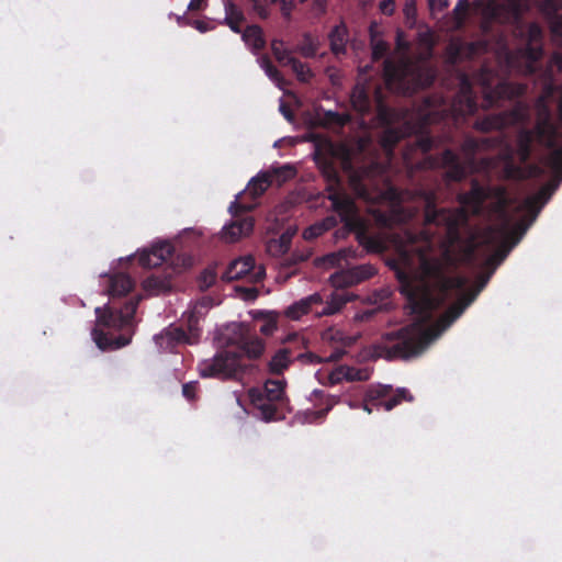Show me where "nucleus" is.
<instances>
[{
	"label": "nucleus",
	"mask_w": 562,
	"mask_h": 562,
	"mask_svg": "<svg viewBox=\"0 0 562 562\" xmlns=\"http://www.w3.org/2000/svg\"><path fill=\"white\" fill-rule=\"evenodd\" d=\"M304 358H307L312 363H319L322 361L318 356L312 352L293 355L289 347H284L277 350L272 356L268 362V371L271 374H282L289 368L293 359L303 360Z\"/></svg>",
	"instance_id": "16"
},
{
	"label": "nucleus",
	"mask_w": 562,
	"mask_h": 562,
	"mask_svg": "<svg viewBox=\"0 0 562 562\" xmlns=\"http://www.w3.org/2000/svg\"><path fill=\"white\" fill-rule=\"evenodd\" d=\"M374 101L376 119L382 125L385 126V130L381 136V146L387 154H392L396 144L408 134L409 127L391 126L396 116V113L385 103L383 93L380 88H376L374 91Z\"/></svg>",
	"instance_id": "9"
},
{
	"label": "nucleus",
	"mask_w": 562,
	"mask_h": 562,
	"mask_svg": "<svg viewBox=\"0 0 562 562\" xmlns=\"http://www.w3.org/2000/svg\"><path fill=\"white\" fill-rule=\"evenodd\" d=\"M508 252H509V249H506V248H502V249L497 250L495 254H493L492 256H490L486 259V261H485L486 267L488 269L495 271L496 267L506 258Z\"/></svg>",
	"instance_id": "48"
},
{
	"label": "nucleus",
	"mask_w": 562,
	"mask_h": 562,
	"mask_svg": "<svg viewBox=\"0 0 562 562\" xmlns=\"http://www.w3.org/2000/svg\"><path fill=\"white\" fill-rule=\"evenodd\" d=\"M490 187L482 186L476 179L471 181V189L468 192L459 193L457 196L461 207L438 209L434 193H425L424 222L426 227L439 229V238L445 247V252L456 246H462V261L472 263L475 260L477 243L475 234L471 233L467 240L462 238V231H470V214L481 215L484 203L488 200Z\"/></svg>",
	"instance_id": "3"
},
{
	"label": "nucleus",
	"mask_w": 562,
	"mask_h": 562,
	"mask_svg": "<svg viewBox=\"0 0 562 562\" xmlns=\"http://www.w3.org/2000/svg\"><path fill=\"white\" fill-rule=\"evenodd\" d=\"M173 247L169 243H161L154 246L150 250L139 254L138 262L144 268H156L161 266L172 257Z\"/></svg>",
	"instance_id": "20"
},
{
	"label": "nucleus",
	"mask_w": 562,
	"mask_h": 562,
	"mask_svg": "<svg viewBox=\"0 0 562 562\" xmlns=\"http://www.w3.org/2000/svg\"><path fill=\"white\" fill-rule=\"evenodd\" d=\"M189 336L190 345L198 342L201 328L199 327V318L194 312H190L186 319V328Z\"/></svg>",
	"instance_id": "40"
},
{
	"label": "nucleus",
	"mask_w": 562,
	"mask_h": 562,
	"mask_svg": "<svg viewBox=\"0 0 562 562\" xmlns=\"http://www.w3.org/2000/svg\"><path fill=\"white\" fill-rule=\"evenodd\" d=\"M376 274V269L372 265H359L349 268L341 274V281L336 280L338 285L350 286L368 280Z\"/></svg>",
	"instance_id": "24"
},
{
	"label": "nucleus",
	"mask_w": 562,
	"mask_h": 562,
	"mask_svg": "<svg viewBox=\"0 0 562 562\" xmlns=\"http://www.w3.org/2000/svg\"><path fill=\"white\" fill-rule=\"evenodd\" d=\"M323 304V297L319 293L311 294L293 303L285 310V316L292 321H299L302 316L312 311L314 305Z\"/></svg>",
	"instance_id": "26"
},
{
	"label": "nucleus",
	"mask_w": 562,
	"mask_h": 562,
	"mask_svg": "<svg viewBox=\"0 0 562 562\" xmlns=\"http://www.w3.org/2000/svg\"><path fill=\"white\" fill-rule=\"evenodd\" d=\"M265 173L269 175V179H271V186L277 184L278 187H281L296 176V169L293 166L286 164L280 167L271 168L270 170L265 171Z\"/></svg>",
	"instance_id": "34"
},
{
	"label": "nucleus",
	"mask_w": 562,
	"mask_h": 562,
	"mask_svg": "<svg viewBox=\"0 0 562 562\" xmlns=\"http://www.w3.org/2000/svg\"><path fill=\"white\" fill-rule=\"evenodd\" d=\"M499 158L504 161V165L508 164L509 161H515L513 148L507 145L501 153Z\"/></svg>",
	"instance_id": "60"
},
{
	"label": "nucleus",
	"mask_w": 562,
	"mask_h": 562,
	"mask_svg": "<svg viewBox=\"0 0 562 562\" xmlns=\"http://www.w3.org/2000/svg\"><path fill=\"white\" fill-rule=\"evenodd\" d=\"M328 199L331 202L334 211L340 216L348 228L355 229L361 225L358 217V207L350 195L330 187Z\"/></svg>",
	"instance_id": "14"
},
{
	"label": "nucleus",
	"mask_w": 562,
	"mask_h": 562,
	"mask_svg": "<svg viewBox=\"0 0 562 562\" xmlns=\"http://www.w3.org/2000/svg\"><path fill=\"white\" fill-rule=\"evenodd\" d=\"M270 186L271 179H269V175L261 172L250 180L248 184V192L254 199H256L262 195Z\"/></svg>",
	"instance_id": "37"
},
{
	"label": "nucleus",
	"mask_w": 562,
	"mask_h": 562,
	"mask_svg": "<svg viewBox=\"0 0 562 562\" xmlns=\"http://www.w3.org/2000/svg\"><path fill=\"white\" fill-rule=\"evenodd\" d=\"M554 186L547 184L542 187L536 194L526 198L518 206L517 212H526L530 215V222L535 221L543 205L550 200Z\"/></svg>",
	"instance_id": "18"
},
{
	"label": "nucleus",
	"mask_w": 562,
	"mask_h": 562,
	"mask_svg": "<svg viewBox=\"0 0 562 562\" xmlns=\"http://www.w3.org/2000/svg\"><path fill=\"white\" fill-rule=\"evenodd\" d=\"M165 286H166V282L155 276L147 277L144 281V288L146 290L160 291V290L165 289Z\"/></svg>",
	"instance_id": "53"
},
{
	"label": "nucleus",
	"mask_w": 562,
	"mask_h": 562,
	"mask_svg": "<svg viewBox=\"0 0 562 562\" xmlns=\"http://www.w3.org/2000/svg\"><path fill=\"white\" fill-rule=\"evenodd\" d=\"M288 65L291 66L292 70L296 74L297 79L301 81H307V79L312 76L307 65L295 57L289 58Z\"/></svg>",
	"instance_id": "43"
},
{
	"label": "nucleus",
	"mask_w": 562,
	"mask_h": 562,
	"mask_svg": "<svg viewBox=\"0 0 562 562\" xmlns=\"http://www.w3.org/2000/svg\"><path fill=\"white\" fill-rule=\"evenodd\" d=\"M252 10L259 15L261 19H267L269 16V11L266 5H263L259 0H251Z\"/></svg>",
	"instance_id": "57"
},
{
	"label": "nucleus",
	"mask_w": 562,
	"mask_h": 562,
	"mask_svg": "<svg viewBox=\"0 0 562 562\" xmlns=\"http://www.w3.org/2000/svg\"><path fill=\"white\" fill-rule=\"evenodd\" d=\"M544 77V82L542 87V91L540 95L537 98L536 102H543V104H549L550 99L557 92V85L554 82V74L549 72L548 76Z\"/></svg>",
	"instance_id": "39"
},
{
	"label": "nucleus",
	"mask_w": 562,
	"mask_h": 562,
	"mask_svg": "<svg viewBox=\"0 0 562 562\" xmlns=\"http://www.w3.org/2000/svg\"><path fill=\"white\" fill-rule=\"evenodd\" d=\"M349 187L358 199L370 205L368 212L379 226L391 228L411 217L402 206L401 192L382 179L378 164L351 168Z\"/></svg>",
	"instance_id": "4"
},
{
	"label": "nucleus",
	"mask_w": 562,
	"mask_h": 562,
	"mask_svg": "<svg viewBox=\"0 0 562 562\" xmlns=\"http://www.w3.org/2000/svg\"><path fill=\"white\" fill-rule=\"evenodd\" d=\"M352 108L358 113L369 114L372 109V101L366 85L357 83L350 94Z\"/></svg>",
	"instance_id": "27"
},
{
	"label": "nucleus",
	"mask_w": 562,
	"mask_h": 562,
	"mask_svg": "<svg viewBox=\"0 0 562 562\" xmlns=\"http://www.w3.org/2000/svg\"><path fill=\"white\" fill-rule=\"evenodd\" d=\"M403 401H413L408 390L402 387L393 390L391 385L370 386L363 400V409L371 414L373 409L391 411Z\"/></svg>",
	"instance_id": "10"
},
{
	"label": "nucleus",
	"mask_w": 562,
	"mask_h": 562,
	"mask_svg": "<svg viewBox=\"0 0 562 562\" xmlns=\"http://www.w3.org/2000/svg\"><path fill=\"white\" fill-rule=\"evenodd\" d=\"M536 124L531 131L535 132L537 140L551 153L548 157L549 167L561 176L562 179V146L558 147V126L552 121V112L549 104L536 102Z\"/></svg>",
	"instance_id": "8"
},
{
	"label": "nucleus",
	"mask_w": 562,
	"mask_h": 562,
	"mask_svg": "<svg viewBox=\"0 0 562 562\" xmlns=\"http://www.w3.org/2000/svg\"><path fill=\"white\" fill-rule=\"evenodd\" d=\"M349 299L344 294H333L329 302L323 306L321 311H316L318 316L334 315L341 311V308L348 303Z\"/></svg>",
	"instance_id": "38"
},
{
	"label": "nucleus",
	"mask_w": 562,
	"mask_h": 562,
	"mask_svg": "<svg viewBox=\"0 0 562 562\" xmlns=\"http://www.w3.org/2000/svg\"><path fill=\"white\" fill-rule=\"evenodd\" d=\"M542 55L541 44L526 43L524 47L517 50L504 46L498 54L499 59H502L501 71L495 70L487 64H483L472 77L464 71H460L458 75L459 91L454 100L459 113L465 116L473 115L476 112L477 102L473 90L474 85L481 88L483 106L486 109L497 105L501 100L522 94L525 88L507 81L501 72L507 74L516 68L518 58H521L526 61V72L535 75L538 71V61L542 58Z\"/></svg>",
	"instance_id": "2"
},
{
	"label": "nucleus",
	"mask_w": 562,
	"mask_h": 562,
	"mask_svg": "<svg viewBox=\"0 0 562 562\" xmlns=\"http://www.w3.org/2000/svg\"><path fill=\"white\" fill-rule=\"evenodd\" d=\"M198 390L196 382H189L182 385V394L189 401H194Z\"/></svg>",
	"instance_id": "55"
},
{
	"label": "nucleus",
	"mask_w": 562,
	"mask_h": 562,
	"mask_svg": "<svg viewBox=\"0 0 562 562\" xmlns=\"http://www.w3.org/2000/svg\"><path fill=\"white\" fill-rule=\"evenodd\" d=\"M92 337L97 346L101 350L117 349L130 344L131 338L120 335L115 338H111L102 329L94 328L92 330Z\"/></svg>",
	"instance_id": "31"
},
{
	"label": "nucleus",
	"mask_w": 562,
	"mask_h": 562,
	"mask_svg": "<svg viewBox=\"0 0 562 562\" xmlns=\"http://www.w3.org/2000/svg\"><path fill=\"white\" fill-rule=\"evenodd\" d=\"M430 8L432 10L437 9L439 11L446 9L448 7V0H429Z\"/></svg>",
	"instance_id": "64"
},
{
	"label": "nucleus",
	"mask_w": 562,
	"mask_h": 562,
	"mask_svg": "<svg viewBox=\"0 0 562 562\" xmlns=\"http://www.w3.org/2000/svg\"><path fill=\"white\" fill-rule=\"evenodd\" d=\"M379 8L384 15L390 16L395 11V0H382Z\"/></svg>",
	"instance_id": "56"
},
{
	"label": "nucleus",
	"mask_w": 562,
	"mask_h": 562,
	"mask_svg": "<svg viewBox=\"0 0 562 562\" xmlns=\"http://www.w3.org/2000/svg\"><path fill=\"white\" fill-rule=\"evenodd\" d=\"M330 50L336 56L346 54V45L348 42V30L345 23L336 25L329 33Z\"/></svg>",
	"instance_id": "32"
},
{
	"label": "nucleus",
	"mask_w": 562,
	"mask_h": 562,
	"mask_svg": "<svg viewBox=\"0 0 562 562\" xmlns=\"http://www.w3.org/2000/svg\"><path fill=\"white\" fill-rule=\"evenodd\" d=\"M255 268V260L251 256L236 259L229 263L222 274V280L232 282L247 276Z\"/></svg>",
	"instance_id": "25"
},
{
	"label": "nucleus",
	"mask_w": 562,
	"mask_h": 562,
	"mask_svg": "<svg viewBox=\"0 0 562 562\" xmlns=\"http://www.w3.org/2000/svg\"><path fill=\"white\" fill-rule=\"evenodd\" d=\"M520 119V111L518 109H514L510 111L494 113L480 117L474 122L473 127L482 133L501 131L507 127L509 124L519 121Z\"/></svg>",
	"instance_id": "15"
},
{
	"label": "nucleus",
	"mask_w": 562,
	"mask_h": 562,
	"mask_svg": "<svg viewBox=\"0 0 562 562\" xmlns=\"http://www.w3.org/2000/svg\"><path fill=\"white\" fill-rule=\"evenodd\" d=\"M503 173L506 179H520L522 177V169L515 161H509L504 165Z\"/></svg>",
	"instance_id": "49"
},
{
	"label": "nucleus",
	"mask_w": 562,
	"mask_h": 562,
	"mask_svg": "<svg viewBox=\"0 0 562 562\" xmlns=\"http://www.w3.org/2000/svg\"><path fill=\"white\" fill-rule=\"evenodd\" d=\"M372 370L370 368H357L349 366H340L329 375V380L333 384L340 383L342 380L355 382V381H368L371 376Z\"/></svg>",
	"instance_id": "22"
},
{
	"label": "nucleus",
	"mask_w": 562,
	"mask_h": 562,
	"mask_svg": "<svg viewBox=\"0 0 562 562\" xmlns=\"http://www.w3.org/2000/svg\"><path fill=\"white\" fill-rule=\"evenodd\" d=\"M490 44L485 40L473 42L451 41L446 47L447 61L456 66L462 60L474 59L487 53Z\"/></svg>",
	"instance_id": "13"
},
{
	"label": "nucleus",
	"mask_w": 562,
	"mask_h": 562,
	"mask_svg": "<svg viewBox=\"0 0 562 562\" xmlns=\"http://www.w3.org/2000/svg\"><path fill=\"white\" fill-rule=\"evenodd\" d=\"M267 251H268L269 255H271L273 257H281V256H283V255H285L288 252V250L285 248H283V246H281L274 239H270L267 243Z\"/></svg>",
	"instance_id": "54"
},
{
	"label": "nucleus",
	"mask_w": 562,
	"mask_h": 562,
	"mask_svg": "<svg viewBox=\"0 0 562 562\" xmlns=\"http://www.w3.org/2000/svg\"><path fill=\"white\" fill-rule=\"evenodd\" d=\"M409 47L408 43L404 40L403 33L398 31L396 33V48L398 50H407Z\"/></svg>",
	"instance_id": "62"
},
{
	"label": "nucleus",
	"mask_w": 562,
	"mask_h": 562,
	"mask_svg": "<svg viewBox=\"0 0 562 562\" xmlns=\"http://www.w3.org/2000/svg\"><path fill=\"white\" fill-rule=\"evenodd\" d=\"M284 390L285 381L273 379L267 380L262 390H250L251 403L261 419L272 422L284 418L289 402Z\"/></svg>",
	"instance_id": "7"
},
{
	"label": "nucleus",
	"mask_w": 562,
	"mask_h": 562,
	"mask_svg": "<svg viewBox=\"0 0 562 562\" xmlns=\"http://www.w3.org/2000/svg\"><path fill=\"white\" fill-rule=\"evenodd\" d=\"M429 165H440L446 168V178L450 181H461L467 176V167L459 155L450 148L445 149L437 159L429 158Z\"/></svg>",
	"instance_id": "17"
},
{
	"label": "nucleus",
	"mask_w": 562,
	"mask_h": 562,
	"mask_svg": "<svg viewBox=\"0 0 562 562\" xmlns=\"http://www.w3.org/2000/svg\"><path fill=\"white\" fill-rule=\"evenodd\" d=\"M347 122V119L338 112L335 111H325L323 116L321 117V124L323 126H344Z\"/></svg>",
	"instance_id": "44"
},
{
	"label": "nucleus",
	"mask_w": 562,
	"mask_h": 562,
	"mask_svg": "<svg viewBox=\"0 0 562 562\" xmlns=\"http://www.w3.org/2000/svg\"><path fill=\"white\" fill-rule=\"evenodd\" d=\"M537 138L533 131L522 128L518 132L516 138V153L521 164H526L532 154V145Z\"/></svg>",
	"instance_id": "28"
},
{
	"label": "nucleus",
	"mask_w": 562,
	"mask_h": 562,
	"mask_svg": "<svg viewBox=\"0 0 562 562\" xmlns=\"http://www.w3.org/2000/svg\"><path fill=\"white\" fill-rule=\"evenodd\" d=\"M415 145L423 154H427L432 149L434 139L428 135H422L416 139Z\"/></svg>",
	"instance_id": "52"
},
{
	"label": "nucleus",
	"mask_w": 562,
	"mask_h": 562,
	"mask_svg": "<svg viewBox=\"0 0 562 562\" xmlns=\"http://www.w3.org/2000/svg\"><path fill=\"white\" fill-rule=\"evenodd\" d=\"M495 199L494 210L504 222V227L507 228L510 224V216L508 209L514 204L515 199L509 196L507 189L503 186L490 187L488 199Z\"/></svg>",
	"instance_id": "21"
},
{
	"label": "nucleus",
	"mask_w": 562,
	"mask_h": 562,
	"mask_svg": "<svg viewBox=\"0 0 562 562\" xmlns=\"http://www.w3.org/2000/svg\"><path fill=\"white\" fill-rule=\"evenodd\" d=\"M386 265L394 272L411 313L416 316L413 324L382 335L374 344L375 356L386 360H408L420 356L432 340L463 314L494 273L490 269L481 274L475 289L464 292L467 278L447 276L438 259L422 258V274L406 250L389 258Z\"/></svg>",
	"instance_id": "1"
},
{
	"label": "nucleus",
	"mask_w": 562,
	"mask_h": 562,
	"mask_svg": "<svg viewBox=\"0 0 562 562\" xmlns=\"http://www.w3.org/2000/svg\"><path fill=\"white\" fill-rule=\"evenodd\" d=\"M207 0H191L188 4V11H200L205 9Z\"/></svg>",
	"instance_id": "59"
},
{
	"label": "nucleus",
	"mask_w": 562,
	"mask_h": 562,
	"mask_svg": "<svg viewBox=\"0 0 562 562\" xmlns=\"http://www.w3.org/2000/svg\"><path fill=\"white\" fill-rule=\"evenodd\" d=\"M262 67L266 71V74L271 78L272 80H281L282 76L279 69L271 63V60L268 57H265L262 59Z\"/></svg>",
	"instance_id": "50"
},
{
	"label": "nucleus",
	"mask_w": 562,
	"mask_h": 562,
	"mask_svg": "<svg viewBox=\"0 0 562 562\" xmlns=\"http://www.w3.org/2000/svg\"><path fill=\"white\" fill-rule=\"evenodd\" d=\"M134 281L126 273H115L110 278L108 294L110 297L127 295L134 289Z\"/></svg>",
	"instance_id": "30"
},
{
	"label": "nucleus",
	"mask_w": 562,
	"mask_h": 562,
	"mask_svg": "<svg viewBox=\"0 0 562 562\" xmlns=\"http://www.w3.org/2000/svg\"><path fill=\"white\" fill-rule=\"evenodd\" d=\"M383 76L390 88L408 95L430 87L436 79L431 67L407 57L397 61L386 58L383 63Z\"/></svg>",
	"instance_id": "6"
},
{
	"label": "nucleus",
	"mask_w": 562,
	"mask_h": 562,
	"mask_svg": "<svg viewBox=\"0 0 562 562\" xmlns=\"http://www.w3.org/2000/svg\"><path fill=\"white\" fill-rule=\"evenodd\" d=\"M553 68H557L559 71L562 70V54L553 53L549 59L548 67L543 71V76H548L549 72L553 74Z\"/></svg>",
	"instance_id": "51"
},
{
	"label": "nucleus",
	"mask_w": 562,
	"mask_h": 562,
	"mask_svg": "<svg viewBox=\"0 0 562 562\" xmlns=\"http://www.w3.org/2000/svg\"><path fill=\"white\" fill-rule=\"evenodd\" d=\"M317 44L314 42L311 35L305 34L303 42L299 47L300 54L305 58H312L317 54Z\"/></svg>",
	"instance_id": "45"
},
{
	"label": "nucleus",
	"mask_w": 562,
	"mask_h": 562,
	"mask_svg": "<svg viewBox=\"0 0 562 562\" xmlns=\"http://www.w3.org/2000/svg\"><path fill=\"white\" fill-rule=\"evenodd\" d=\"M241 38L255 52L261 50L266 46L262 29L256 24L248 25L241 31Z\"/></svg>",
	"instance_id": "33"
},
{
	"label": "nucleus",
	"mask_w": 562,
	"mask_h": 562,
	"mask_svg": "<svg viewBox=\"0 0 562 562\" xmlns=\"http://www.w3.org/2000/svg\"><path fill=\"white\" fill-rule=\"evenodd\" d=\"M515 24L517 25L519 35L525 38L526 43L541 44L543 34L541 27L537 23H529L527 26H524L520 21Z\"/></svg>",
	"instance_id": "35"
},
{
	"label": "nucleus",
	"mask_w": 562,
	"mask_h": 562,
	"mask_svg": "<svg viewBox=\"0 0 562 562\" xmlns=\"http://www.w3.org/2000/svg\"><path fill=\"white\" fill-rule=\"evenodd\" d=\"M502 143L501 137H472L467 136L461 144V151L463 153L467 161L473 164L475 156L482 150L496 148Z\"/></svg>",
	"instance_id": "19"
},
{
	"label": "nucleus",
	"mask_w": 562,
	"mask_h": 562,
	"mask_svg": "<svg viewBox=\"0 0 562 562\" xmlns=\"http://www.w3.org/2000/svg\"><path fill=\"white\" fill-rule=\"evenodd\" d=\"M280 111L289 122H292L294 120V114L288 104L282 102L280 105Z\"/></svg>",
	"instance_id": "63"
},
{
	"label": "nucleus",
	"mask_w": 562,
	"mask_h": 562,
	"mask_svg": "<svg viewBox=\"0 0 562 562\" xmlns=\"http://www.w3.org/2000/svg\"><path fill=\"white\" fill-rule=\"evenodd\" d=\"M227 347L201 364L202 376L241 381L257 370L252 361L261 358L266 344L249 326L238 324L227 339Z\"/></svg>",
	"instance_id": "5"
},
{
	"label": "nucleus",
	"mask_w": 562,
	"mask_h": 562,
	"mask_svg": "<svg viewBox=\"0 0 562 562\" xmlns=\"http://www.w3.org/2000/svg\"><path fill=\"white\" fill-rule=\"evenodd\" d=\"M372 59L378 61L382 59L389 52V44L383 40H376L373 26L370 27Z\"/></svg>",
	"instance_id": "41"
},
{
	"label": "nucleus",
	"mask_w": 562,
	"mask_h": 562,
	"mask_svg": "<svg viewBox=\"0 0 562 562\" xmlns=\"http://www.w3.org/2000/svg\"><path fill=\"white\" fill-rule=\"evenodd\" d=\"M543 8L553 14H558L559 4L557 0H543Z\"/></svg>",
	"instance_id": "61"
},
{
	"label": "nucleus",
	"mask_w": 562,
	"mask_h": 562,
	"mask_svg": "<svg viewBox=\"0 0 562 562\" xmlns=\"http://www.w3.org/2000/svg\"><path fill=\"white\" fill-rule=\"evenodd\" d=\"M138 306V299H130L125 304L117 308L105 305L97 307V322L100 326L109 329H121L132 324Z\"/></svg>",
	"instance_id": "11"
},
{
	"label": "nucleus",
	"mask_w": 562,
	"mask_h": 562,
	"mask_svg": "<svg viewBox=\"0 0 562 562\" xmlns=\"http://www.w3.org/2000/svg\"><path fill=\"white\" fill-rule=\"evenodd\" d=\"M225 18L221 24L227 25L234 33H241V24L245 22V15L232 0H223Z\"/></svg>",
	"instance_id": "29"
},
{
	"label": "nucleus",
	"mask_w": 562,
	"mask_h": 562,
	"mask_svg": "<svg viewBox=\"0 0 562 562\" xmlns=\"http://www.w3.org/2000/svg\"><path fill=\"white\" fill-rule=\"evenodd\" d=\"M292 235V233L285 232L279 238L273 239L277 240L281 246H283V248H285L289 251L291 247Z\"/></svg>",
	"instance_id": "58"
},
{
	"label": "nucleus",
	"mask_w": 562,
	"mask_h": 562,
	"mask_svg": "<svg viewBox=\"0 0 562 562\" xmlns=\"http://www.w3.org/2000/svg\"><path fill=\"white\" fill-rule=\"evenodd\" d=\"M335 223V220L334 218H327L325 222L323 223H317V224H314L310 227H307L304 233H303V237L307 240L310 239H314V238H317L318 236H321L324 232H326L330 225H333Z\"/></svg>",
	"instance_id": "42"
},
{
	"label": "nucleus",
	"mask_w": 562,
	"mask_h": 562,
	"mask_svg": "<svg viewBox=\"0 0 562 562\" xmlns=\"http://www.w3.org/2000/svg\"><path fill=\"white\" fill-rule=\"evenodd\" d=\"M217 278V273L214 268H206L203 270L199 278V285L202 290H207L211 288Z\"/></svg>",
	"instance_id": "46"
},
{
	"label": "nucleus",
	"mask_w": 562,
	"mask_h": 562,
	"mask_svg": "<svg viewBox=\"0 0 562 562\" xmlns=\"http://www.w3.org/2000/svg\"><path fill=\"white\" fill-rule=\"evenodd\" d=\"M252 210V206L245 205L237 201H234L229 211L235 217L228 225L224 226L222 229V238L226 243H235L240 237L248 236L254 229V220L250 216L239 217L243 213L249 212Z\"/></svg>",
	"instance_id": "12"
},
{
	"label": "nucleus",
	"mask_w": 562,
	"mask_h": 562,
	"mask_svg": "<svg viewBox=\"0 0 562 562\" xmlns=\"http://www.w3.org/2000/svg\"><path fill=\"white\" fill-rule=\"evenodd\" d=\"M155 340L157 345L165 349H172L179 344H190L183 326H169L161 334L155 336Z\"/></svg>",
	"instance_id": "23"
},
{
	"label": "nucleus",
	"mask_w": 562,
	"mask_h": 562,
	"mask_svg": "<svg viewBox=\"0 0 562 562\" xmlns=\"http://www.w3.org/2000/svg\"><path fill=\"white\" fill-rule=\"evenodd\" d=\"M359 243L370 252H383L386 249L385 241L375 235H370L364 231L358 234Z\"/></svg>",
	"instance_id": "36"
},
{
	"label": "nucleus",
	"mask_w": 562,
	"mask_h": 562,
	"mask_svg": "<svg viewBox=\"0 0 562 562\" xmlns=\"http://www.w3.org/2000/svg\"><path fill=\"white\" fill-rule=\"evenodd\" d=\"M282 44H283L282 41L274 40V41H272L271 49H272L273 56L276 57V59L279 63L288 65L289 58H293V57L289 54L288 50H284L281 48Z\"/></svg>",
	"instance_id": "47"
}]
</instances>
